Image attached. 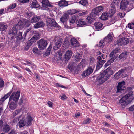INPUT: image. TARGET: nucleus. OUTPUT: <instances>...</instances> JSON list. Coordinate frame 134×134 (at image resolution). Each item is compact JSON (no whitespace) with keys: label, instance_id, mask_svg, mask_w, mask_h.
Masks as SVG:
<instances>
[{"label":"nucleus","instance_id":"11","mask_svg":"<svg viewBox=\"0 0 134 134\" xmlns=\"http://www.w3.org/2000/svg\"><path fill=\"white\" fill-rule=\"evenodd\" d=\"M97 59L98 61L96 66V69L98 70L102 66L103 64L105 62V60H102L100 57H98Z\"/></svg>","mask_w":134,"mask_h":134},{"label":"nucleus","instance_id":"30","mask_svg":"<svg viewBox=\"0 0 134 134\" xmlns=\"http://www.w3.org/2000/svg\"><path fill=\"white\" fill-rule=\"evenodd\" d=\"M58 5L60 7L66 6L68 5V3L66 1L62 0L58 2Z\"/></svg>","mask_w":134,"mask_h":134},{"label":"nucleus","instance_id":"57","mask_svg":"<svg viewBox=\"0 0 134 134\" xmlns=\"http://www.w3.org/2000/svg\"><path fill=\"white\" fill-rule=\"evenodd\" d=\"M68 68L71 71L73 70V65L71 64H70L68 66Z\"/></svg>","mask_w":134,"mask_h":134},{"label":"nucleus","instance_id":"54","mask_svg":"<svg viewBox=\"0 0 134 134\" xmlns=\"http://www.w3.org/2000/svg\"><path fill=\"white\" fill-rule=\"evenodd\" d=\"M88 13V12L87 11H85L81 13H79L78 15L79 16H82L86 15Z\"/></svg>","mask_w":134,"mask_h":134},{"label":"nucleus","instance_id":"6","mask_svg":"<svg viewBox=\"0 0 134 134\" xmlns=\"http://www.w3.org/2000/svg\"><path fill=\"white\" fill-rule=\"evenodd\" d=\"M47 24L49 26H53L59 28L60 26L57 23L55 20L51 18L48 19L46 20Z\"/></svg>","mask_w":134,"mask_h":134},{"label":"nucleus","instance_id":"20","mask_svg":"<svg viewBox=\"0 0 134 134\" xmlns=\"http://www.w3.org/2000/svg\"><path fill=\"white\" fill-rule=\"evenodd\" d=\"M97 15L91 13L90 14V16L86 18V20L89 23H91L96 19V16Z\"/></svg>","mask_w":134,"mask_h":134},{"label":"nucleus","instance_id":"56","mask_svg":"<svg viewBox=\"0 0 134 134\" xmlns=\"http://www.w3.org/2000/svg\"><path fill=\"white\" fill-rule=\"evenodd\" d=\"M91 121L90 119L89 118H87L86 119H85L84 121V123L85 124H88Z\"/></svg>","mask_w":134,"mask_h":134},{"label":"nucleus","instance_id":"10","mask_svg":"<svg viewBox=\"0 0 134 134\" xmlns=\"http://www.w3.org/2000/svg\"><path fill=\"white\" fill-rule=\"evenodd\" d=\"M128 41L129 40L128 38H122L118 40L117 44L118 45H124L127 44Z\"/></svg>","mask_w":134,"mask_h":134},{"label":"nucleus","instance_id":"13","mask_svg":"<svg viewBox=\"0 0 134 134\" xmlns=\"http://www.w3.org/2000/svg\"><path fill=\"white\" fill-rule=\"evenodd\" d=\"M94 68L89 66L88 68L86 71L83 72L82 74V76L86 77L89 75L90 74L93 72Z\"/></svg>","mask_w":134,"mask_h":134},{"label":"nucleus","instance_id":"4","mask_svg":"<svg viewBox=\"0 0 134 134\" xmlns=\"http://www.w3.org/2000/svg\"><path fill=\"white\" fill-rule=\"evenodd\" d=\"M48 44L46 40L41 39L38 42V45L40 50H43L46 47Z\"/></svg>","mask_w":134,"mask_h":134},{"label":"nucleus","instance_id":"60","mask_svg":"<svg viewBox=\"0 0 134 134\" xmlns=\"http://www.w3.org/2000/svg\"><path fill=\"white\" fill-rule=\"evenodd\" d=\"M97 10H98L99 12L101 11H102L103 9V7L101 6L97 7Z\"/></svg>","mask_w":134,"mask_h":134},{"label":"nucleus","instance_id":"9","mask_svg":"<svg viewBox=\"0 0 134 134\" xmlns=\"http://www.w3.org/2000/svg\"><path fill=\"white\" fill-rule=\"evenodd\" d=\"M41 3L42 4V7L41 8L42 9L47 10L48 6L49 7H52V5L50 4L48 0H42Z\"/></svg>","mask_w":134,"mask_h":134},{"label":"nucleus","instance_id":"27","mask_svg":"<svg viewBox=\"0 0 134 134\" xmlns=\"http://www.w3.org/2000/svg\"><path fill=\"white\" fill-rule=\"evenodd\" d=\"M78 18V16L77 15H75L72 16L71 18L69 20V23L70 25H72Z\"/></svg>","mask_w":134,"mask_h":134},{"label":"nucleus","instance_id":"14","mask_svg":"<svg viewBox=\"0 0 134 134\" xmlns=\"http://www.w3.org/2000/svg\"><path fill=\"white\" fill-rule=\"evenodd\" d=\"M73 53L71 50H68L65 52L64 55V58L65 60L68 61L71 58Z\"/></svg>","mask_w":134,"mask_h":134},{"label":"nucleus","instance_id":"50","mask_svg":"<svg viewBox=\"0 0 134 134\" xmlns=\"http://www.w3.org/2000/svg\"><path fill=\"white\" fill-rule=\"evenodd\" d=\"M40 35L38 32H36L34 35L33 36L34 38L36 39V40L38 39L40 37Z\"/></svg>","mask_w":134,"mask_h":134},{"label":"nucleus","instance_id":"58","mask_svg":"<svg viewBox=\"0 0 134 134\" xmlns=\"http://www.w3.org/2000/svg\"><path fill=\"white\" fill-rule=\"evenodd\" d=\"M26 14L28 16H29V17H30L33 15L34 14L32 12L29 11L27 12L26 13Z\"/></svg>","mask_w":134,"mask_h":134},{"label":"nucleus","instance_id":"34","mask_svg":"<svg viewBox=\"0 0 134 134\" xmlns=\"http://www.w3.org/2000/svg\"><path fill=\"white\" fill-rule=\"evenodd\" d=\"M40 16H34L31 19V23H33L36 22L40 20Z\"/></svg>","mask_w":134,"mask_h":134},{"label":"nucleus","instance_id":"37","mask_svg":"<svg viewBox=\"0 0 134 134\" xmlns=\"http://www.w3.org/2000/svg\"><path fill=\"white\" fill-rule=\"evenodd\" d=\"M120 0H113L111 4V7H115L119 3Z\"/></svg>","mask_w":134,"mask_h":134},{"label":"nucleus","instance_id":"31","mask_svg":"<svg viewBox=\"0 0 134 134\" xmlns=\"http://www.w3.org/2000/svg\"><path fill=\"white\" fill-rule=\"evenodd\" d=\"M109 16V14L105 12L102 13L100 18L102 20H106Z\"/></svg>","mask_w":134,"mask_h":134},{"label":"nucleus","instance_id":"38","mask_svg":"<svg viewBox=\"0 0 134 134\" xmlns=\"http://www.w3.org/2000/svg\"><path fill=\"white\" fill-rule=\"evenodd\" d=\"M75 60L77 62L79 61L81 59V55L78 53H77L74 54Z\"/></svg>","mask_w":134,"mask_h":134},{"label":"nucleus","instance_id":"43","mask_svg":"<svg viewBox=\"0 0 134 134\" xmlns=\"http://www.w3.org/2000/svg\"><path fill=\"white\" fill-rule=\"evenodd\" d=\"M36 40V39H35L33 37L29 41L28 44L29 45L31 46L35 43Z\"/></svg>","mask_w":134,"mask_h":134},{"label":"nucleus","instance_id":"2","mask_svg":"<svg viewBox=\"0 0 134 134\" xmlns=\"http://www.w3.org/2000/svg\"><path fill=\"white\" fill-rule=\"evenodd\" d=\"M114 72L113 70L108 67L104 71L100 72V74L97 77V79L100 83H102L107 81Z\"/></svg>","mask_w":134,"mask_h":134},{"label":"nucleus","instance_id":"29","mask_svg":"<svg viewBox=\"0 0 134 134\" xmlns=\"http://www.w3.org/2000/svg\"><path fill=\"white\" fill-rule=\"evenodd\" d=\"M44 23L42 22H40L36 23L34 25V27L35 28H38L44 26Z\"/></svg>","mask_w":134,"mask_h":134},{"label":"nucleus","instance_id":"39","mask_svg":"<svg viewBox=\"0 0 134 134\" xmlns=\"http://www.w3.org/2000/svg\"><path fill=\"white\" fill-rule=\"evenodd\" d=\"M21 112V110L19 109L15 110L12 113V116L13 118L14 117L19 114Z\"/></svg>","mask_w":134,"mask_h":134},{"label":"nucleus","instance_id":"59","mask_svg":"<svg viewBox=\"0 0 134 134\" xmlns=\"http://www.w3.org/2000/svg\"><path fill=\"white\" fill-rule=\"evenodd\" d=\"M129 109L130 111H134V105L129 107ZM133 114L134 115V112L133 113Z\"/></svg>","mask_w":134,"mask_h":134},{"label":"nucleus","instance_id":"35","mask_svg":"<svg viewBox=\"0 0 134 134\" xmlns=\"http://www.w3.org/2000/svg\"><path fill=\"white\" fill-rule=\"evenodd\" d=\"M111 8L110 9L109 11V14L110 16H111L113 15L116 12V10L115 8L114 7H111Z\"/></svg>","mask_w":134,"mask_h":134},{"label":"nucleus","instance_id":"18","mask_svg":"<svg viewBox=\"0 0 134 134\" xmlns=\"http://www.w3.org/2000/svg\"><path fill=\"white\" fill-rule=\"evenodd\" d=\"M125 70L124 69H122L116 73L114 75V79L117 80L121 77L122 76V75L124 72Z\"/></svg>","mask_w":134,"mask_h":134},{"label":"nucleus","instance_id":"61","mask_svg":"<svg viewBox=\"0 0 134 134\" xmlns=\"http://www.w3.org/2000/svg\"><path fill=\"white\" fill-rule=\"evenodd\" d=\"M56 86H57L58 87H61L62 88H66V87L65 86H63V85H60L58 83H56Z\"/></svg>","mask_w":134,"mask_h":134},{"label":"nucleus","instance_id":"64","mask_svg":"<svg viewBox=\"0 0 134 134\" xmlns=\"http://www.w3.org/2000/svg\"><path fill=\"white\" fill-rule=\"evenodd\" d=\"M61 99L62 100L66 99L67 98V97L65 95L63 94L61 96Z\"/></svg>","mask_w":134,"mask_h":134},{"label":"nucleus","instance_id":"12","mask_svg":"<svg viewBox=\"0 0 134 134\" xmlns=\"http://www.w3.org/2000/svg\"><path fill=\"white\" fill-rule=\"evenodd\" d=\"M128 3V0H122L120 5V9L123 10H126Z\"/></svg>","mask_w":134,"mask_h":134},{"label":"nucleus","instance_id":"15","mask_svg":"<svg viewBox=\"0 0 134 134\" xmlns=\"http://www.w3.org/2000/svg\"><path fill=\"white\" fill-rule=\"evenodd\" d=\"M125 85V82L124 81L119 83L118 85L117 86V93L120 92L122 90H124Z\"/></svg>","mask_w":134,"mask_h":134},{"label":"nucleus","instance_id":"33","mask_svg":"<svg viewBox=\"0 0 134 134\" xmlns=\"http://www.w3.org/2000/svg\"><path fill=\"white\" fill-rule=\"evenodd\" d=\"M16 5V3H13L11 4H10L7 8H6L5 10H6L7 12H8L10 10L13 9L15 8Z\"/></svg>","mask_w":134,"mask_h":134},{"label":"nucleus","instance_id":"53","mask_svg":"<svg viewBox=\"0 0 134 134\" xmlns=\"http://www.w3.org/2000/svg\"><path fill=\"white\" fill-rule=\"evenodd\" d=\"M52 45L51 44L50 45L49 47L47 49V54L46 55V56H47V55L49 54L50 52V51L52 47Z\"/></svg>","mask_w":134,"mask_h":134},{"label":"nucleus","instance_id":"25","mask_svg":"<svg viewBox=\"0 0 134 134\" xmlns=\"http://www.w3.org/2000/svg\"><path fill=\"white\" fill-rule=\"evenodd\" d=\"M10 129V128L9 126L7 124H4L2 126L1 130L5 132H7Z\"/></svg>","mask_w":134,"mask_h":134},{"label":"nucleus","instance_id":"22","mask_svg":"<svg viewBox=\"0 0 134 134\" xmlns=\"http://www.w3.org/2000/svg\"><path fill=\"white\" fill-rule=\"evenodd\" d=\"M89 66L94 68L95 66V59L93 57H91L89 59Z\"/></svg>","mask_w":134,"mask_h":134},{"label":"nucleus","instance_id":"45","mask_svg":"<svg viewBox=\"0 0 134 134\" xmlns=\"http://www.w3.org/2000/svg\"><path fill=\"white\" fill-rule=\"evenodd\" d=\"M80 10L79 9H72L70 10L69 13L70 15H72L76 13L80 12Z\"/></svg>","mask_w":134,"mask_h":134},{"label":"nucleus","instance_id":"26","mask_svg":"<svg viewBox=\"0 0 134 134\" xmlns=\"http://www.w3.org/2000/svg\"><path fill=\"white\" fill-rule=\"evenodd\" d=\"M71 45L74 47H77L79 46V43L74 38H72L71 40Z\"/></svg>","mask_w":134,"mask_h":134},{"label":"nucleus","instance_id":"28","mask_svg":"<svg viewBox=\"0 0 134 134\" xmlns=\"http://www.w3.org/2000/svg\"><path fill=\"white\" fill-rule=\"evenodd\" d=\"M31 7L32 8H37L39 7V4L36 1H34L30 4Z\"/></svg>","mask_w":134,"mask_h":134},{"label":"nucleus","instance_id":"8","mask_svg":"<svg viewBox=\"0 0 134 134\" xmlns=\"http://www.w3.org/2000/svg\"><path fill=\"white\" fill-rule=\"evenodd\" d=\"M24 118H25V119L24 120L26 125L28 126L32 124L33 119L30 116L27 114H26Z\"/></svg>","mask_w":134,"mask_h":134},{"label":"nucleus","instance_id":"40","mask_svg":"<svg viewBox=\"0 0 134 134\" xmlns=\"http://www.w3.org/2000/svg\"><path fill=\"white\" fill-rule=\"evenodd\" d=\"M115 59V57H113L112 58L110 59L107 62L105 65V66H107L108 65H110L112 63L114 62Z\"/></svg>","mask_w":134,"mask_h":134},{"label":"nucleus","instance_id":"5","mask_svg":"<svg viewBox=\"0 0 134 134\" xmlns=\"http://www.w3.org/2000/svg\"><path fill=\"white\" fill-rule=\"evenodd\" d=\"M68 17V15L66 14H64L60 18V21L64 25L65 27L67 28H72V26H70L66 24V21L67 18Z\"/></svg>","mask_w":134,"mask_h":134},{"label":"nucleus","instance_id":"7","mask_svg":"<svg viewBox=\"0 0 134 134\" xmlns=\"http://www.w3.org/2000/svg\"><path fill=\"white\" fill-rule=\"evenodd\" d=\"M20 92L18 91L16 92L13 93L11 95L9 99V101L13 100L15 102H17L19 98L20 95Z\"/></svg>","mask_w":134,"mask_h":134},{"label":"nucleus","instance_id":"24","mask_svg":"<svg viewBox=\"0 0 134 134\" xmlns=\"http://www.w3.org/2000/svg\"><path fill=\"white\" fill-rule=\"evenodd\" d=\"M94 25L96 29L98 31L101 30L103 25L100 22H96L94 24Z\"/></svg>","mask_w":134,"mask_h":134},{"label":"nucleus","instance_id":"23","mask_svg":"<svg viewBox=\"0 0 134 134\" xmlns=\"http://www.w3.org/2000/svg\"><path fill=\"white\" fill-rule=\"evenodd\" d=\"M11 93V92L8 93L0 99V105L3 104V102L9 97Z\"/></svg>","mask_w":134,"mask_h":134},{"label":"nucleus","instance_id":"63","mask_svg":"<svg viewBox=\"0 0 134 134\" xmlns=\"http://www.w3.org/2000/svg\"><path fill=\"white\" fill-rule=\"evenodd\" d=\"M33 51L34 53L36 54L38 52V49L36 47H34L33 49Z\"/></svg>","mask_w":134,"mask_h":134},{"label":"nucleus","instance_id":"36","mask_svg":"<svg viewBox=\"0 0 134 134\" xmlns=\"http://www.w3.org/2000/svg\"><path fill=\"white\" fill-rule=\"evenodd\" d=\"M24 117H23L22 119H21L18 123L19 126L20 127H22L24 126L25 125V121H24Z\"/></svg>","mask_w":134,"mask_h":134},{"label":"nucleus","instance_id":"19","mask_svg":"<svg viewBox=\"0 0 134 134\" xmlns=\"http://www.w3.org/2000/svg\"><path fill=\"white\" fill-rule=\"evenodd\" d=\"M77 25L79 27H83L87 25L84 19H80L76 22Z\"/></svg>","mask_w":134,"mask_h":134},{"label":"nucleus","instance_id":"55","mask_svg":"<svg viewBox=\"0 0 134 134\" xmlns=\"http://www.w3.org/2000/svg\"><path fill=\"white\" fill-rule=\"evenodd\" d=\"M4 83L2 79H0V88L3 87Z\"/></svg>","mask_w":134,"mask_h":134},{"label":"nucleus","instance_id":"52","mask_svg":"<svg viewBox=\"0 0 134 134\" xmlns=\"http://www.w3.org/2000/svg\"><path fill=\"white\" fill-rule=\"evenodd\" d=\"M128 26L129 28L131 29H134V23H131L128 24Z\"/></svg>","mask_w":134,"mask_h":134},{"label":"nucleus","instance_id":"21","mask_svg":"<svg viewBox=\"0 0 134 134\" xmlns=\"http://www.w3.org/2000/svg\"><path fill=\"white\" fill-rule=\"evenodd\" d=\"M63 41L62 40L60 39L58 40L55 44L53 47V49L55 50H57L61 46Z\"/></svg>","mask_w":134,"mask_h":134},{"label":"nucleus","instance_id":"16","mask_svg":"<svg viewBox=\"0 0 134 134\" xmlns=\"http://www.w3.org/2000/svg\"><path fill=\"white\" fill-rule=\"evenodd\" d=\"M113 34V33L109 34L107 36L104 38V40L106 44H107L108 43H110L112 40L113 37L112 35Z\"/></svg>","mask_w":134,"mask_h":134},{"label":"nucleus","instance_id":"42","mask_svg":"<svg viewBox=\"0 0 134 134\" xmlns=\"http://www.w3.org/2000/svg\"><path fill=\"white\" fill-rule=\"evenodd\" d=\"M119 48H116L113 50L110 54V56L111 57H113L114 55L116 53H118L119 51Z\"/></svg>","mask_w":134,"mask_h":134},{"label":"nucleus","instance_id":"48","mask_svg":"<svg viewBox=\"0 0 134 134\" xmlns=\"http://www.w3.org/2000/svg\"><path fill=\"white\" fill-rule=\"evenodd\" d=\"M26 62L28 64V65L31 66L33 69H35L36 68V66L33 63L28 61H27Z\"/></svg>","mask_w":134,"mask_h":134},{"label":"nucleus","instance_id":"46","mask_svg":"<svg viewBox=\"0 0 134 134\" xmlns=\"http://www.w3.org/2000/svg\"><path fill=\"white\" fill-rule=\"evenodd\" d=\"M7 26L6 25H4L2 23H0V30L3 31L6 28Z\"/></svg>","mask_w":134,"mask_h":134},{"label":"nucleus","instance_id":"44","mask_svg":"<svg viewBox=\"0 0 134 134\" xmlns=\"http://www.w3.org/2000/svg\"><path fill=\"white\" fill-rule=\"evenodd\" d=\"M79 3L81 5L83 6L86 5L88 4L87 0H81Z\"/></svg>","mask_w":134,"mask_h":134},{"label":"nucleus","instance_id":"47","mask_svg":"<svg viewBox=\"0 0 134 134\" xmlns=\"http://www.w3.org/2000/svg\"><path fill=\"white\" fill-rule=\"evenodd\" d=\"M105 44H107L104 40H101L99 43V46L101 48H103Z\"/></svg>","mask_w":134,"mask_h":134},{"label":"nucleus","instance_id":"41","mask_svg":"<svg viewBox=\"0 0 134 134\" xmlns=\"http://www.w3.org/2000/svg\"><path fill=\"white\" fill-rule=\"evenodd\" d=\"M127 55V53L126 52H124L121 54L119 56V58L120 59L126 58Z\"/></svg>","mask_w":134,"mask_h":134},{"label":"nucleus","instance_id":"49","mask_svg":"<svg viewBox=\"0 0 134 134\" xmlns=\"http://www.w3.org/2000/svg\"><path fill=\"white\" fill-rule=\"evenodd\" d=\"M23 115H21L19 116L18 117H16L15 118V119L13 120V122L14 123H16L20 119L22 116H23Z\"/></svg>","mask_w":134,"mask_h":134},{"label":"nucleus","instance_id":"3","mask_svg":"<svg viewBox=\"0 0 134 134\" xmlns=\"http://www.w3.org/2000/svg\"><path fill=\"white\" fill-rule=\"evenodd\" d=\"M133 94V92L131 91L129 93L126 95L120 100L119 103L121 104L122 106H126L129 103V101L128 99V98L132 95Z\"/></svg>","mask_w":134,"mask_h":134},{"label":"nucleus","instance_id":"62","mask_svg":"<svg viewBox=\"0 0 134 134\" xmlns=\"http://www.w3.org/2000/svg\"><path fill=\"white\" fill-rule=\"evenodd\" d=\"M125 14L124 13H119L118 14V15L120 17H122L124 16Z\"/></svg>","mask_w":134,"mask_h":134},{"label":"nucleus","instance_id":"51","mask_svg":"<svg viewBox=\"0 0 134 134\" xmlns=\"http://www.w3.org/2000/svg\"><path fill=\"white\" fill-rule=\"evenodd\" d=\"M92 13H93V14H94L96 15H97V14L98 13H99L97 7L93 9L92 10Z\"/></svg>","mask_w":134,"mask_h":134},{"label":"nucleus","instance_id":"32","mask_svg":"<svg viewBox=\"0 0 134 134\" xmlns=\"http://www.w3.org/2000/svg\"><path fill=\"white\" fill-rule=\"evenodd\" d=\"M86 62V60H85L83 59L82 61L79 64L77 67V69H80L83 67L85 66V63Z\"/></svg>","mask_w":134,"mask_h":134},{"label":"nucleus","instance_id":"17","mask_svg":"<svg viewBox=\"0 0 134 134\" xmlns=\"http://www.w3.org/2000/svg\"><path fill=\"white\" fill-rule=\"evenodd\" d=\"M17 102H13L10 101L8 104V106L10 108V110H13L16 108Z\"/></svg>","mask_w":134,"mask_h":134},{"label":"nucleus","instance_id":"1","mask_svg":"<svg viewBox=\"0 0 134 134\" xmlns=\"http://www.w3.org/2000/svg\"><path fill=\"white\" fill-rule=\"evenodd\" d=\"M30 24V22L28 20L24 19L18 22L17 25H14L13 28L9 31V34L11 36V39L15 38L18 40L22 39V33L20 32L18 33V30L27 27Z\"/></svg>","mask_w":134,"mask_h":134}]
</instances>
